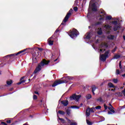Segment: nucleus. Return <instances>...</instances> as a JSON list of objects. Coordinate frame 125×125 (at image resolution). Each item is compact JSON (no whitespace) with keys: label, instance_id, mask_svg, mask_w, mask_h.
Listing matches in <instances>:
<instances>
[{"label":"nucleus","instance_id":"obj_1","mask_svg":"<svg viewBox=\"0 0 125 125\" xmlns=\"http://www.w3.org/2000/svg\"><path fill=\"white\" fill-rule=\"evenodd\" d=\"M49 61H47L45 59L42 60V61L40 63L38 64V66L35 68L34 74H37L38 72H40L42 70V67L44 66V65H48V63H49Z\"/></svg>","mask_w":125,"mask_h":125},{"label":"nucleus","instance_id":"obj_2","mask_svg":"<svg viewBox=\"0 0 125 125\" xmlns=\"http://www.w3.org/2000/svg\"><path fill=\"white\" fill-rule=\"evenodd\" d=\"M70 80H73V77L67 76L64 80H59L58 81H55L52 85V87H55V86H57V85L59 84H61L62 83H68V81H70Z\"/></svg>","mask_w":125,"mask_h":125},{"label":"nucleus","instance_id":"obj_3","mask_svg":"<svg viewBox=\"0 0 125 125\" xmlns=\"http://www.w3.org/2000/svg\"><path fill=\"white\" fill-rule=\"evenodd\" d=\"M72 13H73V9H70L63 20L59 28H61V27H62V25H63L64 26L66 25V22L69 20V18H70V16L72 15Z\"/></svg>","mask_w":125,"mask_h":125},{"label":"nucleus","instance_id":"obj_4","mask_svg":"<svg viewBox=\"0 0 125 125\" xmlns=\"http://www.w3.org/2000/svg\"><path fill=\"white\" fill-rule=\"evenodd\" d=\"M26 50H27V49H24V50L20 51L17 53L12 54L8 55L6 56L5 57H4L3 58V60H5V61H4V62H5V61H6V60H8V58L7 57H9V60H10V59H11L10 57H14V56L19 55V54H21V53H23V52H25V51H26Z\"/></svg>","mask_w":125,"mask_h":125},{"label":"nucleus","instance_id":"obj_5","mask_svg":"<svg viewBox=\"0 0 125 125\" xmlns=\"http://www.w3.org/2000/svg\"><path fill=\"white\" fill-rule=\"evenodd\" d=\"M99 21H103L104 20V16L106 15V13L105 12V11L104 10H102V11H99Z\"/></svg>","mask_w":125,"mask_h":125},{"label":"nucleus","instance_id":"obj_6","mask_svg":"<svg viewBox=\"0 0 125 125\" xmlns=\"http://www.w3.org/2000/svg\"><path fill=\"white\" fill-rule=\"evenodd\" d=\"M81 97H82V96L81 95H78L76 94H74L70 97V99L71 101L75 100V101H79Z\"/></svg>","mask_w":125,"mask_h":125},{"label":"nucleus","instance_id":"obj_7","mask_svg":"<svg viewBox=\"0 0 125 125\" xmlns=\"http://www.w3.org/2000/svg\"><path fill=\"white\" fill-rule=\"evenodd\" d=\"M112 24L114 25L113 27V30L114 31V32H116V31H118V30H120V29H121V26L118 25V21H112Z\"/></svg>","mask_w":125,"mask_h":125},{"label":"nucleus","instance_id":"obj_8","mask_svg":"<svg viewBox=\"0 0 125 125\" xmlns=\"http://www.w3.org/2000/svg\"><path fill=\"white\" fill-rule=\"evenodd\" d=\"M68 34L72 39H74V38L77 37L78 35H79L77 32H68Z\"/></svg>","mask_w":125,"mask_h":125},{"label":"nucleus","instance_id":"obj_9","mask_svg":"<svg viewBox=\"0 0 125 125\" xmlns=\"http://www.w3.org/2000/svg\"><path fill=\"white\" fill-rule=\"evenodd\" d=\"M104 28H105L106 30H107V32H111V31H112V29H113L112 26L109 24L105 25L104 26Z\"/></svg>","mask_w":125,"mask_h":125},{"label":"nucleus","instance_id":"obj_10","mask_svg":"<svg viewBox=\"0 0 125 125\" xmlns=\"http://www.w3.org/2000/svg\"><path fill=\"white\" fill-rule=\"evenodd\" d=\"M61 103H62V105H63L64 107H66L68 106L69 104V101H68V100H63L61 101Z\"/></svg>","mask_w":125,"mask_h":125},{"label":"nucleus","instance_id":"obj_11","mask_svg":"<svg viewBox=\"0 0 125 125\" xmlns=\"http://www.w3.org/2000/svg\"><path fill=\"white\" fill-rule=\"evenodd\" d=\"M85 37H84V39H86V40H90L91 38V32L87 33L86 35H85Z\"/></svg>","mask_w":125,"mask_h":125},{"label":"nucleus","instance_id":"obj_12","mask_svg":"<svg viewBox=\"0 0 125 125\" xmlns=\"http://www.w3.org/2000/svg\"><path fill=\"white\" fill-rule=\"evenodd\" d=\"M100 59L101 61H103V62H105L106 60H107V58L104 55V54H102L100 57Z\"/></svg>","mask_w":125,"mask_h":125},{"label":"nucleus","instance_id":"obj_13","mask_svg":"<svg viewBox=\"0 0 125 125\" xmlns=\"http://www.w3.org/2000/svg\"><path fill=\"white\" fill-rule=\"evenodd\" d=\"M24 79H25V76L22 77L20 80V82L18 83L17 84L19 85V84H21V83H25L26 80H24Z\"/></svg>","mask_w":125,"mask_h":125},{"label":"nucleus","instance_id":"obj_14","mask_svg":"<svg viewBox=\"0 0 125 125\" xmlns=\"http://www.w3.org/2000/svg\"><path fill=\"white\" fill-rule=\"evenodd\" d=\"M92 11H95L96 12L97 11V8H96V5L95 4V3H93L92 4Z\"/></svg>","mask_w":125,"mask_h":125},{"label":"nucleus","instance_id":"obj_15","mask_svg":"<svg viewBox=\"0 0 125 125\" xmlns=\"http://www.w3.org/2000/svg\"><path fill=\"white\" fill-rule=\"evenodd\" d=\"M112 108V107H108V109L110 111H108V114L109 115H110V114H112V113H115V111Z\"/></svg>","mask_w":125,"mask_h":125},{"label":"nucleus","instance_id":"obj_16","mask_svg":"<svg viewBox=\"0 0 125 125\" xmlns=\"http://www.w3.org/2000/svg\"><path fill=\"white\" fill-rule=\"evenodd\" d=\"M91 88H92V92L93 94V95H95V93H94V91H95V90H96V86L95 85H92L91 86Z\"/></svg>","mask_w":125,"mask_h":125},{"label":"nucleus","instance_id":"obj_17","mask_svg":"<svg viewBox=\"0 0 125 125\" xmlns=\"http://www.w3.org/2000/svg\"><path fill=\"white\" fill-rule=\"evenodd\" d=\"M90 116V110L87 109L86 110V117H89Z\"/></svg>","mask_w":125,"mask_h":125},{"label":"nucleus","instance_id":"obj_18","mask_svg":"<svg viewBox=\"0 0 125 125\" xmlns=\"http://www.w3.org/2000/svg\"><path fill=\"white\" fill-rule=\"evenodd\" d=\"M119 58H121V55H118V54L114 55L113 59H119Z\"/></svg>","mask_w":125,"mask_h":125},{"label":"nucleus","instance_id":"obj_19","mask_svg":"<svg viewBox=\"0 0 125 125\" xmlns=\"http://www.w3.org/2000/svg\"><path fill=\"white\" fill-rule=\"evenodd\" d=\"M114 38H115V36L112 35H108L107 36L108 40H113V39H114Z\"/></svg>","mask_w":125,"mask_h":125},{"label":"nucleus","instance_id":"obj_20","mask_svg":"<svg viewBox=\"0 0 125 125\" xmlns=\"http://www.w3.org/2000/svg\"><path fill=\"white\" fill-rule=\"evenodd\" d=\"M12 83H13V81H12V80L6 81V83L7 85H11V84H12Z\"/></svg>","mask_w":125,"mask_h":125},{"label":"nucleus","instance_id":"obj_21","mask_svg":"<svg viewBox=\"0 0 125 125\" xmlns=\"http://www.w3.org/2000/svg\"><path fill=\"white\" fill-rule=\"evenodd\" d=\"M110 52V50H108L106 51H105V52L104 53V56L106 58H108V55H109V53Z\"/></svg>","mask_w":125,"mask_h":125},{"label":"nucleus","instance_id":"obj_22","mask_svg":"<svg viewBox=\"0 0 125 125\" xmlns=\"http://www.w3.org/2000/svg\"><path fill=\"white\" fill-rule=\"evenodd\" d=\"M66 113L67 116H70V115H71V109H66Z\"/></svg>","mask_w":125,"mask_h":125},{"label":"nucleus","instance_id":"obj_23","mask_svg":"<svg viewBox=\"0 0 125 125\" xmlns=\"http://www.w3.org/2000/svg\"><path fill=\"white\" fill-rule=\"evenodd\" d=\"M96 102H103V99L102 97H100L96 100Z\"/></svg>","mask_w":125,"mask_h":125},{"label":"nucleus","instance_id":"obj_24","mask_svg":"<svg viewBox=\"0 0 125 125\" xmlns=\"http://www.w3.org/2000/svg\"><path fill=\"white\" fill-rule=\"evenodd\" d=\"M108 85L109 87H113V88L116 87V86H115V85H114V84H113V83H108Z\"/></svg>","mask_w":125,"mask_h":125},{"label":"nucleus","instance_id":"obj_25","mask_svg":"<svg viewBox=\"0 0 125 125\" xmlns=\"http://www.w3.org/2000/svg\"><path fill=\"white\" fill-rule=\"evenodd\" d=\"M58 113L60 115H62V116H64V115H65V112H64L63 110H59Z\"/></svg>","mask_w":125,"mask_h":125},{"label":"nucleus","instance_id":"obj_26","mask_svg":"<svg viewBox=\"0 0 125 125\" xmlns=\"http://www.w3.org/2000/svg\"><path fill=\"white\" fill-rule=\"evenodd\" d=\"M86 122L87 125H93V123H92V122H90L89 120L86 119Z\"/></svg>","mask_w":125,"mask_h":125},{"label":"nucleus","instance_id":"obj_27","mask_svg":"<svg viewBox=\"0 0 125 125\" xmlns=\"http://www.w3.org/2000/svg\"><path fill=\"white\" fill-rule=\"evenodd\" d=\"M48 43L49 45H53V41H51L49 39L48 40Z\"/></svg>","mask_w":125,"mask_h":125},{"label":"nucleus","instance_id":"obj_28","mask_svg":"<svg viewBox=\"0 0 125 125\" xmlns=\"http://www.w3.org/2000/svg\"><path fill=\"white\" fill-rule=\"evenodd\" d=\"M59 120H60V121H61V122L62 124H65V123H66V121H65V120L63 118H60V117H59Z\"/></svg>","mask_w":125,"mask_h":125},{"label":"nucleus","instance_id":"obj_29","mask_svg":"<svg viewBox=\"0 0 125 125\" xmlns=\"http://www.w3.org/2000/svg\"><path fill=\"white\" fill-rule=\"evenodd\" d=\"M112 19L111 16H108L105 17V20H111Z\"/></svg>","mask_w":125,"mask_h":125},{"label":"nucleus","instance_id":"obj_30","mask_svg":"<svg viewBox=\"0 0 125 125\" xmlns=\"http://www.w3.org/2000/svg\"><path fill=\"white\" fill-rule=\"evenodd\" d=\"M89 110H90V112H91L92 113H94V112H95V111L94 110H95V107H92Z\"/></svg>","mask_w":125,"mask_h":125},{"label":"nucleus","instance_id":"obj_31","mask_svg":"<svg viewBox=\"0 0 125 125\" xmlns=\"http://www.w3.org/2000/svg\"><path fill=\"white\" fill-rule=\"evenodd\" d=\"M91 97H92L91 95H90V94L87 95L86 96V99H90Z\"/></svg>","mask_w":125,"mask_h":125},{"label":"nucleus","instance_id":"obj_32","mask_svg":"<svg viewBox=\"0 0 125 125\" xmlns=\"http://www.w3.org/2000/svg\"><path fill=\"white\" fill-rule=\"evenodd\" d=\"M101 24H102V21H98L96 22L95 25L96 26H97L98 25H101Z\"/></svg>","mask_w":125,"mask_h":125},{"label":"nucleus","instance_id":"obj_33","mask_svg":"<svg viewBox=\"0 0 125 125\" xmlns=\"http://www.w3.org/2000/svg\"><path fill=\"white\" fill-rule=\"evenodd\" d=\"M69 32H79L78 30L76 29L75 28H73L72 30H70Z\"/></svg>","mask_w":125,"mask_h":125},{"label":"nucleus","instance_id":"obj_34","mask_svg":"<svg viewBox=\"0 0 125 125\" xmlns=\"http://www.w3.org/2000/svg\"><path fill=\"white\" fill-rule=\"evenodd\" d=\"M113 82L114 83H118V79H114L113 80Z\"/></svg>","mask_w":125,"mask_h":125},{"label":"nucleus","instance_id":"obj_35","mask_svg":"<svg viewBox=\"0 0 125 125\" xmlns=\"http://www.w3.org/2000/svg\"><path fill=\"white\" fill-rule=\"evenodd\" d=\"M95 109H96V110H99V109H101V106L98 105L97 106H96L95 107Z\"/></svg>","mask_w":125,"mask_h":125},{"label":"nucleus","instance_id":"obj_36","mask_svg":"<svg viewBox=\"0 0 125 125\" xmlns=\"http://www.w3.org/2000/svg\"><path fill=\"white\" fill-rule=\"evenodd\" d=\"M37 99H38V96L36 95H33V100H37Z\"/></svg>","mask_w":125,"mask_h":125},{"label":"nucleus","instance_id":"obj_37","mask_svg":"<svg viewBox=\"0 0 125 125\" xmlns=\"http://www.w3.org/2000/svg\"><path fill=\"white\" fill-rule=\"evenodd\" d=\"M71 107H72V108H76V109H80V106H76V105H74Z\"/></svg>","mask_w":125,"mask_h":125},{"label":"nucleus","instance_id":"obj_38","mask_svg":"<svg viewBox=\"0 0 125 125\" xmlns=\"http://www.w3.org/2000/svg\"><path fill=\"white\" fill-rule=\"evenodd\" d=\"M104 110H106L108 109V106L106 105V104H104Z\"/></svg>","mask_w":125,"mask_h":125},{"label":"nucleus","instance_id":"obj_39","mask_svg":"<svg viewBox=\"0 0 125 125\" xmlns=\"http://www.w3.org/2000/svg\"><path fill=\"white\" fill-rule=\"evenodd\" d=\"M117 47H115V48L112 50L111 52H112V53L115 52V51H116V50H117Z\"/></svg>","mask_w":125,"mask_h":125},{"label":"nucleus","instance_id":"obj_40","mask_svg":"<svg viewBox=\"0 0 125 125\" xmlns=\"http://www.w3.org/2000/svg\"><path fill=\"white\" fill-rule=\"evenodd\" d=\"M0 125H7V124H6L5 122H0Z\"/></svg>","mask_w":125,"mask_h":125},{"label":"nucleus","instance_id":"obj_41","mask_svg":"<svg viewBox=\"0 0 125 125\" xmlns=\"http://www.w3.org/2000/svg\"><path fill=\"white\" fill-rule=\"evenodd\" d=\"M73 10H74V11H78V7L75 6L73 8Z\"/></svg>","mask_w":125,"mask_h":125},{"label":"nucleus","instance_id":"obj_42","mask_svg":"<svg viewBox=\"0 0 125 125\" xmlns=\"http://www.w3.org/2000/svg\"><path fill=\"white\" fill-rule=\"evenodd\" d=\"M119 67L120 69L123 68V67H122V62H119Z\"/></svg>","mask_w":125,"mask_h":125},{"label":"nucleus","instance_id":"obj_43","mask_svg":"<svg viewBox=\"0 0 125 125\" xmlns=\"http://www.w3.org/2000/svg\"><path fill=\"white\" fill-rule=\"evenodd\" d=\"M6 122L7 123V124H11V120H7L6 121Z\"/></svg>","mask_w":125,"mask_h":125},{"label":"nucleus","instance_id":"obj_44","mask_svg":"<svg viewBox=\"0 0 125 125\" xmlns=\"http://www.w3.org/2000/svg\"><path fill=\"white\" fill-rule=\"evenodd\" d=\"M38 50H40V51H42V50H43V49L41 47H38Z\"/></svg>","mask_w":125,"mask_h":125},{"label":"nucleus","instance_id":"obj_45","mask_svg":"<svg viewBox=\"0 0 125 125\" xmlns=\"http://www.w3.org/2000/svg\"><path fill=\"white\" fill-rule=\"evenodd\" d=\"M70 125H78V124H77V123L74 122V123H71Z\"/></svg>","mask_w":125,"mask_h":125},{"label":"nucleus","instance_id":"obj_46","mask_svg":"<svg viewBox=\"0 0 125 125\" xmlns=\"http://www.w3.org/2000/svg\"><path fill=\"white\" fill-rule=\"evenodd\" d=\"M116 74L117 75H120V70L119 69L116 70Z\"/></svg>","mask_w":125,"mask_h":125},{"label":"nucleus","instance_id":"obj_47","mask_svg":"<svg viewBox=\"0 0 125 125\" xmlns=\"http://www.w3.org/2000/svg\"><path fill=\"white\" fill-rule=\"evenodd\" d=\"M66 120H67V121H68V122H69V124H71V120H70V119H69L68 118L65 117Z\"/></svg>","mask_w":125,"mask_h":125},{"label":"nucleus","instance_id":"obj_48","mask_svg":"<svg viewBox=\"0 0 125 125\" xmlns=\"http://www.w3.org/2000/svg\"><path fill=\"white\" fill-rule=\"evenodd\" d=\"M98 35H102L103 34V32H97Z\"/></svg>","mask_w":125,"mask_h":125},{"label":"nucleus","instance_id":"obj_49","mask_svg":"<svg viewBox=\"0 0 125 125\" xmlns=\"http://www.w3.org/2000/svg\"><path fill=\"white\" fill-rule=\"evenodd\" d=\"M6 63H1L0 65V67H3V66H4V65H5Z\"/></svg>","mask_w":125,"mask_h":125},{"label":"nucleus","instance_id":"obj_50","mask_svg":"<svg viewBox=\"0 0 125 125\" xmlns=\"http://www.w3.org/2000/svg\"><path fill=\"white\" fill-rule=\"evenodd\" d=\"M55 32H60V29H59V28H58L56 30Z\"/></svg>","mask_w":125,"mask_h":125},{"label":"nucleus","instance_id":"obj_51","mask_svg":"<svg viewBox=\"0 0 125 125\" xmlns=\"http://www.w3.org/2000/svg\"><path fill=\"white\" fill-rule=\"evenodd\" d=\"M5 95H7V94H3V95L0 96V97H2V96H5Z\"/></svg>","mask_w":125,"mask_h":125},{"label":"nucleus","instance_id":"obj_52","mask_svg":"<svg viewBox=\"0 0 125 125\" xmlns=\"http://www.w3.org/2000/svg\"><path fill=\"white\" fill-rule=\"evenodd\" d=\"M108 105H109V106H110V107L113 108V105H112V104H111L110 103H109V104H108Z\"/></svg>","mask_w":125,"mask_h":125},{"label":"nucleus","instance_id":"obj_53","mask_svg":"<svg viewBox=\"0 0 125 125\" xmlns=\"http://www.w3.org/2000/svg\"><path fill=\"white\" fill-rule=\"evenodd\" d=\"M98 32H102V28H100L99 31H98Z\"/></svg>","mask_w":125,"mask_h":125},{"label":"nucleus","instance_id":"obj_54","mask_svg":"<svg viewBox=\"0 0 125 125\" xmlns=\"http://www.w3.org/2000/svg\"><path fill=\"white\" fill-rule=\"evenodd\" d=\"M124 108H125V105L121 106V109H124Z\"/></svg>","mask_w":125,"mask_h":125},{"label":"nucleus","instance_id":"obj_55","mask_svg":"<svg viewBox=\"0 0 125 125\" xmlns=\"http://www.w3.org/2000/svg\"><path fill=\"white\" fill-rule=\"evenodd\" d=\"M34 93H35V94H39V92H37V91H34Z\"/></svg>","mask_w":125,"mask_h":125},{"label":"nucleus","instance_id":"obj_56","mask_svg":"<svg viewBox=\"0 0 125 125\" xmlns=\"http://www.w3.org/2000/svg\"><path fill=\"white\" fill-rule=\"evenodd\" d=\"M12 90H13V88H11L10 89V91H12Z\"/></svg>","mask_w":125,"mask_h":125},{"label":"nucleus","instance_id":"obj_57","mask_svg":"<svg viewBox=\"0 0 125 125\" xmlns=\"http://www.w3.org/2000/svg\"><path fill=\"white\" fill-rule=\"evenodd\" d=\"M115 90H116V89H111V91H115Z\"/></svg>","mask_w":125,"mask_h":125},{"label":"nucleus","instance_id":"obj_58","mask_svg":"<svg viewBox=\"0 0 125 125\" xmlns=\"http://www.w3.org/2000/svg\"><path fill=\"white\" fill-rule=\"evenodd\" d=\"M23 125H28V123H26L25 124H23Z\"/></svg>","mask_w":125,"mask_h":125},{"label":"nucleus","instance_id":"obj_59","mask_svg":"<svg viewBox=\"0 0 125 125\" xmlns=\"http://www.w3.org/2000/svg\"><path fill=\"white\" fill-rule=\"evenodd\" d=\"M123 39H124V41H125V35L123 36Z\"/></svg>","mask_w":125,"mask_h":125},{"label":"nucleus","instance_id":"obj_60","mask_svg":"<svg viewBox=\"0 0 125 125\" xmlns=\"http://www.w3.org/2000/svg\"><path fill=\"white\" fill-rule=\"evenodd\" d=\"M105 46H106V47H108V45L107 44H105Z\"/></svg>","mask_w":125,"mask_h":125},{"label":"nucleus","instance_id":"obj_61","mask_svg":"<svg viewBox=\"0 0 125 125\" xmlns=\"http://www.w3.org/2000/svg\"><path fill=\"white\" fill-rule=\"evenodd\" d=\"M123 93L124 96L125 97V92H123Z\"/></svg>","mask_w":125,"mask_h":125},{"label":"nucleus","instance_id":"obj_62","mask_svg":"<svg viewBox=\"0 0 125 125\" xmlns=\"http://www.w3.org/2000/svg\"><path fill=\"white\" fill-rule=\"evenodd\" d=\"M24 54H26V53H23L22 54H21V55H24Z\"/></svg>","mask_w":125,"mask_h":125},{"label":"nucleus","instance_id":"obj_63","mask_svg":"<svg viewBox=\"0 0 125 125\" xmlns=\"http://www.w3.org/2000/svg\"><path fill=\"white\" fill-rule=\"evenodd\" d=\"M57 59H56V60H55L54 61V62H56V61H57Z\"/></svg>","mask_w":125,"mask_h":125},{"label":"nucleus","instance_id":"obj_64","mask_svg":"<svg viewBox=\"0 0 125 125\" xmlns=\"http://www.w3.org/2000/svg\"><path fill=\"white\" fill-rule=\"evenodd\" d=\"M122 77H125V74L122 75Z\"/></svg>","mask_w":125,"mask_h":125}]
</instances>
